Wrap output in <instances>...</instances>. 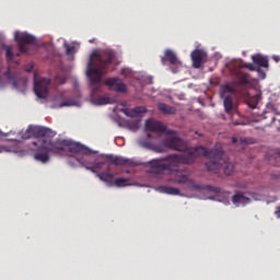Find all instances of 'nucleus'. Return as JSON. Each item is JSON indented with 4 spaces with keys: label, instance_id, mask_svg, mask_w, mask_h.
Here are the masks:
<instances>
[{
    "label": "nucleus",
    "instance_id": "obj_1",
    "mask_svg": "<svg viewBox=\"0 0 280 280\" xmlns=\"http://www.w3.org/2000/svg\"><path fill=\"white\" fill-rule=\"evenodd\" d=\"M115 50L105 49L101 54L94 52L88 63L86 75L90 80L91 102L95 106H106L110 104V97H102V75L108 73V67L113 65L116 58Z\"/></svg>",
    "mask_w": 280,
    "mask_h": 280
},
{
    "label": "nucleus",
    "instance_id": "obj_2",
    "mask_svg": "<svg viewBox=\"0 0 280 280\" xmlns=\"http://www.w3.org/2000/svg\"><path fill=\"white\" fill-rule=\"evenodd\" d=\"M147 137L149 139H161L160 133L152 135L151 132H165L167 137L163 140V144H155L149 140L142 141L143 148L153 150V152H164L166 148L176 152H187V142L176 137V131L167 129L161 121L149 119L145 121Z\"/></svg>",
    "mask_w": 280,
    "mask_h": 280
},
{
    "label": "nucleus",
    "instance_id": "obj_3",
    "mask_svg": "<svg viewBox=\"0 0 280 280\" xmlns=\"http://www.w3.org/2000/svg\"><path fill=\"white\" fill-rule=\"evenodd\" d=\"M198 156H206V159H214L215 156H222V151L219 149H207L205 147H196L188 149L187 155L172 154L163 158L167 165V172H176L174 167L179 165H191L198 159Z\"/></svg>",
    "mask_w": 280,
    "mask_h": 280
},
{
    "label": "nucleus",
    "instance_id": "obj_4",
    "mask_svg": "<svg viewBox=\"0 0 280 280\" xmlns=\"http://www.w3.org/2000/svg\"><path fill=\"white\" fill-rule=\"evenodd\" d=\"M212 150H220L221 155L208 158L210 159V161L205 164L206 170H208V172H214V174H218V172L222 170L226 176H231V174L235 172V165L233 164V162L222 160V156L224 155V150H222V143H217L214 148H212Z\"/></svg>",
    "mask_w": 280,
    "mask_h": 280
},
{
    "label": "nucleus",
    "instance_id": "obj_5",
    "mask_svg": "<svg viewBox=\"0 0 280 280\" xmlns=\"http://www.w3.org/2000/svg\"><path fill=\"white\" fill-rule=\"evenodd\" d=\"M232 78H233V82L231 84L228 83L223 85L221 97H224L226 93H231L232 95H235L240 86H246L250 84V74H248L247 72H244V70H241V69L232 70Z\"/></svg>",
    "mask_w": 280,
    "mask_h": 280
},
{
    "label": "nucleus",
    "instance_id": "obj_6",
    "mask_svg": "<svg viewBox=\"0 0 280 280\" xmlns=\"http://www.w3.org/2000/svg\"><path fill=\"white\" fill-rule=\"evenodd\" d=\"M31 132L33 139H38L32 142V145L35 148H40V141H43V139H54V137H56V131L40 126H31Z\"/></svg>",
    "mask_w": 280,
    "mask_h": 280
},
{
    "label": "nucleus",
    "instance_id": "obj_7",
    "mask_svg": "<svg viewBox=\"0 0 280 280\" xmlns=\"http://www.w3.org/2000/svg\"><path fill=\"white\" fill-rule=\"evenodd\" d=\"M39 148L51 154H60L65 152V140L52 141L51 138L39 140Z\"/></svg>",
    "mask_w": 280,
    "mask_h": 280
},
{
    "label": "nucleus",
    "instance_id": "obj_8",
    "mask_svg": "<svg viewBox=\"0 0 280 280\" xmlns=\"http://www.w3.org/2000/svg\"><path fill=\"white\" fill-rule=\"evenodd\" d=\"M49 84L51 80L48 78H36L34 79V92L39 100H46L49 95Z\"/></svg>",
    "mask_w": 280,
    "mask_h": 280
},
{
    "label": "nucleus",
    "instance_id": "obj_9",
    "mask_svg": "<svg viewBox=\"0 0 280 280\" xmlns=\"http://www.w3.org/2000/svg\"><path fill=\"white\" fill-rule=\"evenodd\" d=\"M14 38L22 54H27V45H36V37L31 35L30 33L15 32Z\"/></svg>",
    "mask_w": 280,
    "mask_h": 280
},
{
    "label": "nucleus",
    "instance_id": "obj_10",
    "mask_svg": "<svg viewBox=\"0 0 280 280\" xmlns=\"http://www.w3.org/2000/svg\"><path fill=\"white\" fill-rule=\"evenodd\" d=\"M82 167H85L88 170V172H92V174H96L97 178L100 180H102V183H108V187H113V184H110V180H113V178H115V175L113 173H108L110 172V166H107V172H101L97 173V168L95 167V164L92 166H89L84 163H81Z\"/></svg>",
    "mask_w": 280,
    "mask_h": 280
},
{
    "label": "nucleus",
    "instance_id": "obj_11",
    "mask_svg": "<svg viewBox=\"0 0 280 280\" xmlns=\"http://www.w3.org/2000/svg\"><path fill=\"white\" fill-rule=\"evenodd\" d=\"M65 151L71 152L72 154H84L89 156L91 154V149L88 147L80 144V142H73L71 140H65Z\"/></svg>",
    "mask_w": 280,
    "mask_h": 280
},
{
    "label": "nucleus",
    "instance_id": "obj_12",
    "mask_svg": "<svg viewBox=\"0 0 280 280\" xmlns=\"http://www.w3.org/2000/svg\"><path fill=\"white\" fill-rule=\"evenodd\" d=\"M5 80L9 82V84H12L14 89H18V91H25L27 89V79L26 78H20L16 79V77L8 70L4 73Z\"/></svg>",
    "mask_w": 280,
    "mask_h": 280
},
{
    "label": "nucleus",
    "instance_id": "obj_13",
    "mask_svg": "<svg viewBox=\"0 0 280 280\" xmlns=\"http://www.w3.org/2000/svg\"><path fill=\"white\" fill-rule=\"evenodd\" d=\"M164 162V158L151 160L149 162V174H155V176L165 174V172H167L168 166Z\"/></svg>",
    "mask_w": 280,
    "mask_h": 280
},
{
    "label": "nucleus",
    "instance_id": "obj_14",
    "mask_svg": "<svg viewBox=\"0 0 280 280\" xmlns=\"http://www.w3.org/2000/svg\"><path fill=\"white\" fill-rule=\"evenodd\" d=\"M172 176L168 178V183H176L177 185H190L194 189V185H196V182L194 179L189 178L187 175L183 174V172L175 170L171 172Z\"/></svg>",
    "mask_w": 280,
    "mask_h": 280
},
{
    "label": "nucleus",
    "instance_id": "obj_15",
    "mask_svg": "<svg viewBox=\"0 0 280 280\" xmlns=\"http://www.w3.org/2000/svg\"><path fill=\"white\" fill-rule=\"evenodd\" d=\"M105 85L108 86L109 91H115L116 93H127L128 86L121 82L119 78H109L105 81Z\"/></svg>",
    "mask_w": 280,
    "mask_h": 280
},
{
    "label": "nucleus",
    "instance_id": "obj_16",
    "mask_svg": "<svg viewBox=\"0 0 280 280\" xmlns=\"http://www.w3.org/2000/svg\"><path fill=\"white\" fill-rule=\"evenodd\" d=\"M106 161H108L112 165H116V167H124L127 165V167H135V161L130 159H126L122 156H117L113 154L105 155Z\"/></svg>",
    "mask_w": 280,
    "mask_h": 280
},
{
    "label": "nucleus",
    "instance_id": "obj_17",
    "mask_svg": "<svg viewBox=\"0 0 280 280\" xmlns=\"http://www.w3.org/2000/svg\"><path fill=\"white\" fill-rule=\"evenodd\" d=\"M190 58L194 69H200V67H202V60L207 58V52L202 49H195L191 52Z\"/></svg>",
    "mask_w": 280,
    "mask_h": 280
},
{
    "label": "nucleus",
    "instance_id": "obj_18",
    "mask_svg": "<svg viewBox=\"0 0 280 280\" xmlns=\"http://www.w3.org/2000/svg\"><path fill=\"white\" fill-rule=\"evenodd\" d=\"M120 112L127 117L135 118L148 113V108H145V106H136L133 108H122Z\"/></svg>",
    "mask_w": 280,
    "mask_h": 280
},
{
    "label": "nucleus",
    "instance_id": "obj_19",
    "mask_svg": "<svg viewBox=\"0 0 280 280\" xmlns=\"http://www.w3.org/2000/svg\"><path fill=\"white\" fill-rule=\"evenodd\" d=\"M161 62L162 65H167V62L173 66L180 65V61H178V57H176V54H174V51L170 49L165 50L164 56L161 58Z\"/></svg>",
    "mask_w": 280,
    "mask_h": 280
},
{
    "label": "nucleus",
    "instance_id": "obj_20",
    "mask_svg": "<svg viewBox=\"0 0 280 280\" xmlns=\"http://www.w3.org/2000/svg\"><path fill=\"white\" fill-rule=\"evenodd\" d=\"M232 202L236 207H246V205H250V198L246 197L244 192H236L232 197Z\"/></svg>",
    "mask_w": 280,
    "mask_h": 280
},
{
    "label": "nucleus",
    "instance_id": "obj_21",
    "mask_svg": "<svg viewBox=\"0 0 280 280\" xmlns=\"http://www.w3.org/2000/svg\"><path fill=\"white\" fill-rule=\"evenodd\" d=\"M194 189L197 191H210L211 194H222V188L220 187H214L211 185H199V184H194Z\"/></svg>",
    "mask_w": 280,
    "mask_h": 280
},
{
    "label": "nucleus",
    "instance_id": "obj_22",
    "mask_svg": "<svg viewBox=\"0 0 280 280\" xmlns=\"http://www.w3.org/2000/svg\"><path fill=\"white\" fill-rule=\"evenodd\" d=\"M252 60L254 65H257L258 69L259 67H262L264 69H268V58L257 54L252 56Z\"/></svg>",
    "mask_w": 280,
    "mask_h": 280
},
{
    "label": "nucleus",
    "instance_id": "obj_23",
    "mask_svg": "<svg viewBox=\"0 0 280 280\" xmlns=\"http://www.w3.org/2000/svg\"><path fill=\"white\" fill-rule=\"evenodd\" d=\"M158 109L163 113V115H176V107L170 106L165 103H159Z\"/></svg>",
    "mask_w": 280,
    "mask_h": 280
},
{
    "label": "nucleus",
    "instance_id": "obj_24",
    "mask_svg": "<svg viewBox=\"0 0 280 280\" xmlns=\"http://www.w3.org/2000/svg\"><path fill=\"white\" fill-rule=\"evenodd\" d=\"M159 191H161V194H167L168 196H180V189L170 186H160Z\"/></svg>",
    "mask_w": 280,
    "mask_h": 280
},
{
    "label": "nucleus",
    "instance_id": "obj_25",
    "mask_svg": "<svg viewBox=\"0 0 280 280\" xmlns=\"http://www.w3.org/2000/svg\"><path fill=\"white\" fill-rule=\"evenodd\" d=\"M223 106L228 115H231V113H233L234 105H233V97L231 95L224 97Z\"/></svg>",
    "mask_w": 280,
    "mask_h": 280
},
{
    "label": "nucleus",
    "instance_id": "obj_26",
    "mask_svg": "<svg viewBox=\"0 0 280 280\" xmlns=\"http://www.w3.org/2000/svg\"><path fill=\"white\" fill-rule=\"evenodd\" d=\"M35 161H38L39 163H48L49 162V153L46 152H40L38 151L37 153L34 154Z\"/></svg>",
    "mask_w": 280,
    "mask_h": 280
},
{
    "label": "nucleus",
    "instance_id": "obj_27",
    "mask_svg": "<svg viewBox=\"0 0 280 280\" xmlns=\"http://www.w3.org/2000/svg\"><path fill=\"white\" fill-rule=\"evenodd\" d=\"M128 183H130V179L124 177H119L114 180L115 187H128V185H130Z\"/></svg>",
    "mask_w": 280,
    "mask_h": 280
},
{
    "label": "nucleus",
    "instance_id": "obj_28",
    "mask_svg": "<svg viewBox=\"0 0 280 280\" xmlns=\"http://www.w3.org/2000/svg\"><path fill=\"white\" fill-rule=\"evenodd\" d=\"M19 137H21V139H32L34 138L33 133H32V126H28V128L23 132H19L18 133Z\"/></svg>",
    "mask_w": 280,
    "mask_h": 280
},
{
    "label": "nucleus",
    "instance_id": "obj_29",
    "mask_svg": "<svg viewBox=\"0 0 280 280\" xmlns=\"http://www.w3.org/2000/svg\"><path fill=\"white\" fill-rule=\"evenodd\" d=\"M2 49L5 50L7 60H14V52L10 46L3 44Z\"/></svg>",
    "mask_w": 280,
    "mask_h": 280
},
{
    "label": "nucleus",
    "instance_id": "obj_30",
    "mask_svg": "<svg viewBox=\"0 0 280 280\" xmlns=\"http://www.w3.org/2000/svg\"><path fill=\"white\" fill-rule=\"evenodd\" d=\"M236 69H240L241 71L242 69H249V71H261V68L255 67L253 63H243L240 68Z\"/></svg>",
    "mask_w": 280,
    "mask_h": 280
},
{
    "label": "nucleus",
    "instance_id": "obj_31",
    "mask_svg": "<svg viewBox=\"0 0 280 280\" xmlns=\"http://www.w3.org/2000/svg\"><path fill=\"white\" fill-rule=\"evenodd\" d=\"M78 102L73 98H69L67 101H63L60 105L59 108H63V106H77Z\"/></svg>",
    "mask_w": 280,
    "mask_h": 280
},
{
    "label": "nucleus",
    "instance_id": "obj_32",
    "mask_svg": "<svg viewBox=\"0 0 280 280\" xmlns=\"http://www.w3.org/2000/svg\"><path fill=\"white\" fill-rule=\"evenodd\" d=\"M55 81L57 84H65V82H67V77H65V74H56Z\"/></svg>",
    "mask_w": 280,
    "mask_h": 280
},
{
    "label": "nucleus",
    "instance_id": "obj_33",
    "mask_svg": "<svg viewBox=\"0 0 280 280\" xmlns=\"http://www.w3.org/2000/svg\"><path fill=\"white\" fill-rule=\"evenodd\" d=\"M73 51H75V46H71L69 44H66V54H67V56H71V54H73Z\"/></svg>",
    "mask_w": 280,
    "mask_h": 280
},
{
    "label": "nucleus",
    "instance_id": "obj_34",
    "mask_svg": "<svg viewBox=\"0 0 280 280\" xmlns=\"http://www.w3.org/2000/svg\"><path fill=\"white\" fill-rule=\"evenodd\" d=\"M104 165H106V161H101V162L94 163V166L96 167V171L102 170V167H104Z\"/></svg>",
    "mask_w": 280,
    "mask_h": 280
},
{
    "label": "nucleus",
    "instance_id": "obj_35",
    "mask_svg": "<svg viewBox=\"0 0 280 280\" xmlns=\"http://www.w3.org/2000/svg\"><path fill=\"white\" fill-rule=\"evenodd\" d=\"M131 130H139V122H133L130 125Z\"/></svg>",
    "mask_w": 280,
    "mask_h": 280
},
{
    "label": "nucleus",
    "instance_id": "obj_36",
    "mask_svg": "<svg viewBox=\"0 0 280 280\" xmlns=\"http://www.w3.org/2000/svg\"><path fill=\"white\" fill-rule=\"evenodd\" d=\"M257 73L261 75L262 80L266 78V72H264V70L260 69V71H257Z\"/></svg>",
    "mask_w": 280,
    "mask_h": 280
},
{
    "label": "nucleus",
    "instance_id": "obj_37",
    "mask_svg": "<svg viewBox=\"0 0 280 280\" xmlns=\"http://www.w3.org/2000/svg\"><path fill=\"white\" fill-rule=\"evenodd\" d=\"M3 152H8V149L3 145H0V154Z\"/></svg>",
    "mask_w": 280,
    "mask_h": 280
},
{
    "label": "nucleus",
    "instance_id": "obj_38",
    "mask_svg": "<svg viewBox=\"0 0 280 280\" xmlns=\"http://www.w3.org/2000/svg\"><path fill=\"white\" fill-rule=\"evenodd\" d=\"M275 214L277 215V218H280V207L277 208V210L275 211Z\"/></svg>",
    "mask_w": 280,
    "mask_h": 280
},
{
    "label": "nucleus",
    "instance_id": "obj_39",
    "mask_svg": "<svg viewBox=\"0 0 280 280\" xmlns=\"http://www.w3.org/2000/svg\"><path fill=\"white\" fill-rule=\"evenodd\" d=\"M249 107L253 108V109L257 108V103L249 104Z\"/></svg>",
    "mask_w": 280,
    "mask_h": 280
},
{
    "label": "nucleus",
    "instance_id": "obj_40",
    "mask_svg": "<svg viewBox=\"0 0 280 280\" xmlns=\"http://www.w3.org/2000/svg\"><path fill=\"white\" fill-rule=\"evenodd\" d=\"M232 143H237V138L233 137L232 138Z\"/></svg>",
    "mask_w": 280,
    "mask_h": 280
},
{
    "label": "nucleus",
    "instance_id": "obj_41",
    "mask_svg": "<svg viewBox=\"0 0 280 280\" xmlns=\"http://www.w3.org/2000/svg\"><path fill=\"white\" fill-rule=\"evenodd\" d=\"M2 135V137H8V133H1Z\"/></svg>",
    "mask_w": 280,
    "mask_h": 280
},
{
    "label": "nucleus",
    "instance_id": "obj_42",
    "mask_svg": "<svg viewBox=\"0 0 280 280\" xmlns=\"http://www.w3.org/2000/svg\"><path fill=\"white\" fill-rule=\"evenodd\" d=\"M124 71H125V70L122 69V70H121V73H124Z\"/></svg>",
    "mask_w": 280,
    "mask_h": 280
}]
</instances>
